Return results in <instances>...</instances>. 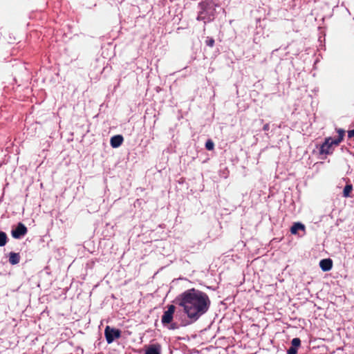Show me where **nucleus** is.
I'll use <instances>...</instances> for the list:
<instances>
[{"mask_svg":"<svg viewBox=\"0 0 354 354\" xmlns=\"http://www.w3.org/2000/svg\"><path fill=\"white\" fill-rule=\"evenodd\" d=\"M145 354H161V346L158 343L150 344L146 348Z\"/></svg>","mask_w":354,"mask_h":354,"instance_id":"nucleus-7","label":"nucleus"},{"mask_svg":"<svg viewBox=\"0 0 354 354\" xmlns=\"http://www.w3.org/2000/svg\"><path fill=\"white\" fill-rule=\"evenodd\" d=\"M205 43L206 44V46H209L210 48H212L214 46L215 40H214V39L213 37H207L205 41Z\"/></svg>","mask_w":354,"mask_h":354,"instance_id":"nucleus-14","label":"nucleus"},{"mask_svg":"<svg viewBox=\"0 0 354 354\" xmlns=\"http://www.w3.org/2000/svg\"><path fill=\"white\" fill-rule=\"evenodd\" d=\"M8 256H9L8 261L11 265L14 266V265H17L19 263L20 259H21L19 253L11 252L9 253Z\"/></svg>","mask_w":354,"mask_h":354,"instance_id":"nucleus-10","label":"nucleus"},{"mask_svg":"<svg viewBox=\"0 0 354 354\" xmlns=\"http://www.w3.org/2000/svg\"><path fill=\"white\" fill-rule=\"evenodd\" d=\"M178 304L183 308L187 317L197 321L209 309L211 301L207 293L195 288L188 289L177 297Z\"/></svg>","mask_w":354,"mask_h":354,"instance_id":"nucleus-1","label":"nucleus"},{"mask_svg":"<svg viewBox=\"0 0 354 354\" xmlns=\"http://www.w3.org/2000/svg\"><path fill=\"white\" fill-rule=\"evenodd\" d=\"M338 136L336 138H326L319 148V153L324 155L332 154L335 147L338 146L343 140L345 131L342 129H337Z\"/></svg>","mask_w":354,"mask_h":354,"instance_id":"nucleus-2","label":"nucleus"},{"mask_svg":"<svg viewBox=\"0 0 354 354\" xmlns=\"http://www.w3.org/2000/svg\"><path fill=\"white\" fill-rule=\"evenodd\" d=\"M123 141L122 136L115 135L111 138L110 145L113 148H118L122 144Z\"/></svg>","mask_w":354,"mask_h":354,"instance_id":"nucleus-8","label":"nucleus"},{"mask_svg":"<svg viewBox=\"0 0 354 354\" xmlns=\"http://www.w3.org/2000/svg\"><path fill=\"white\" fill-rule=\"evenodd\" d=\"M175 309L176 308L174 305H169L167 308V310L164 312L161 319L162 324L164 326L171 324V325L169 326V329L171 330H174L178 328L177 324L171 323Z\"/></svg>","mask_w":354,"mask_h":354,"instance_id":"nucleus-4","label":"nucleus"},{"mask_svg":"<svg viewBox=\"0 0 354 354\" xmlns=\"http://www.w3.org/2000/svg\"><path fill=\"white\" fill-rule=\"evenodd\" d=\"M205 148L209 150V151H211V150H213L214 148V142H212V140H207L206 143H205Z\"/></svg>","mask_w":354,"mask_h":354,"instance_id":"nucleus-16","label":"nucleus"},{"mask_svg":"<svg viewBox=\"0 0 354 354\" xmlns=\"http://www.w3.org/2000/svg\"><path fill=\"white\" fill-rule=\"evenodd\" d=\"M297 348H296L295 347L290 346L287 351V354H297Z\"/></svg>","mask_w":354,"mask_h":354,"instance_id":"nucleus-17","label":"nucleus"},{"mask_svg":"<svg viewBox=\"0 0 354 354\" xmlns=\"http://www.w3.org/2000/svg\"><path fill=\"white\" fill-rule=\"evenodd\" d=\"M353 190V185L351 184H347L343 190V196L346 198L350 196V194Z\"/></svg>","mask_w":354,"mask_h":354,"instance_id":"nucleus-12","label":"nucleus"},{"mask_svg":"<svg viewBox=\"0 0 354 354\" xmlns=\"http://www.w3.org/2000/svg\"><path fill=\"white\" fill-rule=\"evenodd\" d=\"M291 344H292V346H291L292 347H295V348H297L301 345V340L298 337L293 338L292 339Z\"/></svg>","mask_w":354,"mask_h":354,"instance_id":"nucleus-15","label":"nucleus"},{"mask_svg":"<svg viewBox=\"0 0 354 354\" xmlns=\"http://www.w3.org/2000/svg\"><path fill=\"white\" fill-rule=\"evenodd\" d=\"M8 241V236L4 232L0 231V247L4 246Z\"/></svg>","mask_w":354,"mask_h":354,"instance_id":"nucleus-13","label":"nucleus"},{"mask_svg":"<svg viewBox=\"0 0 354 354\" xmlns=\"http://www.w3.org/2000/svg\"><path fill=\"white\" fill-rule=\"evenodd\" d=\"M319 266L323 271H329L333 267V261L330 259H322L319 262Z\"/></svg>","mask_w":354,"mask_h":354,"instance_id":"nucleus-9","label":"nucleus"},{"mask_svg":"<svg viewBox=\"0 0 354 354\" xmlns=\"http://www.w3.org/2000/svg\"><path fill=\"white\" fill-rule=\"evenodd\" d=\"M106 340L108 344L112 343L115 339H118L121 336V331L119 329L111 328L107 326L104 330Z\"/></svg>","mask_w":354,"mask_h":354,"instance_id":"nucleus-5","label":"nucleus"},{"mask_svg":"<svg viewBox=\"0 0 354 354\" xmlns=\"http://www.w3.org/2000/svg\"><path fill=\"white\" fill-rule=\"evenodd\" d=\"M201 10L199 11L196 19L203 21L205 24L212 21L214 19L215 7L212 3L202 2L199 3Z\"/></svg>","mask_w":354,"mask_h":354,"instance_id":"nucleus-3","label":"nucleus"},{"mask_svg":"<svg viewBox=\"0 0 354 354\" xmlns=\"http://www.w3.org/2000/svg\"><path fill=\"white\" fill-rule=\"evenodd\" d=\"M348 138H354V129L348 131Z\"/></svg>","mask_w":354,"mask_h":354,"instance_id":"nucleus-18","label":"nucleus"},{"mask_svg":"<svg viewBox=\"0 0 354 354\" xmlns=\"http://www.w3.org/2000/svg\"><path fill=\"white\" fill-rule=\"evenodd\" d=\"M299 230L303 231L304 234H305V225L301 223H295L290 228L291 234H297Z\"/></svg>","mask_w":354,"mask_h":354,"instance_id":"nucleus-11","label":"nucleus"},{"mask_svg":"<svg viewBox=\"0 0 354 354\" xmlns=\"http://www.w3.org/2000/svg\"><path fill=\"white\" fill-rule=\"evenodd\" d=\"M28 230L24 224L19 223L15 227L11 232L12 236L15 239H21L27 234Z\"/></svg>","mask_w":354,"mask_h":354,"instance_id":"nucleus-6","label":"nucleus"},{"mask_svg":"<svg viewBox=\"0 0 354 354\" xmlns=\"http://www.w3.org/2000/svg\"><path fill=\"white\" fill-rule=\"evenodd\" d=\"M269 129H270V124H269L267 123V124L263 125V131H269Z\"/></svg>","mask_w":354,"mask_h":354,"instance_id":"nucleus-19","label":"nucleus"}]
</instances>
